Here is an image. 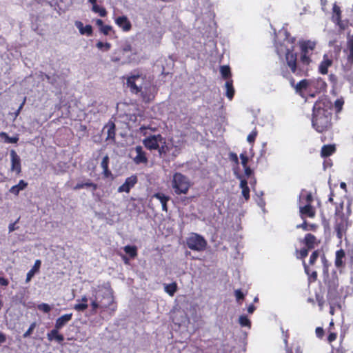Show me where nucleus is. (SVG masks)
<instances>
[{
    "label": "nucleus",
    "instance_id": "a878e982",
    "mask_svg": "<svg viewBox=\"0 0 353 353\" xmlns=\"http://www.w3.org/2000/svg\"><path fill=\"white\" fill-rule=\"evenodd\" d=\"M240 188H241V194L245 201H248L250 199V188L248 185V181L246 179H243L241 180L240 182Z\"/></svg>",
    "mask_w": 353,
    "mask_h": 353
},
{
    "label": "nucleus",
    "instance_id": "b1692460",
    "mask_svg": "<svg viewBox=\"0 0 353 353\" xmlns=\"http://www.w3.org/2000/svg\"><path fill=\"white\" fill-rule=\"evenodd\" d=\"M319 228V225L316 223H309L304 219L303 222L296 225L297 229H302L304 231H313L315 232Z\"/></svg>",
    "mask_w": 353,
    "mask_h": 353
},
{
    "label": "nucleus",
    "instance_id": "69168bd1",
    "mask_svg": "<svg viewBox=\"0 0 353 353\" xmlns=\"http://www.w3.org/2000/svg\"><path fill=\"white\" fill-rule=\"evenodd\" d=\"M172 188L176 190V173L173 174Z\"/></svg>",
    "mask_w": 353,
    "mask_h": 353
},
{
    "label": "nucleus",
    "instance_id": "a211bd4d",
    "mask_svg": "<svg viewBox=\"0 0 353 353\" xmlns=\"http://www.w3.org/2000/svg\"><path fill=\"white\" fill-rule=\"evenodd\" d=\"M345 257V252L343 249H340L336 252L334 265L337 268L345 266L343 259Z\"/></svg>",
    "mask_w": 353,
    "mask_h": 353
},
{
    "label": "nucleus",
    "instance_id": "dca6fc26",
    "mask_svg": "<svg viewBox=\"0 0 353 353\" xmlns=\"http://www.w3.org/2000/svg\"><path fill=\"white\" fill-rule=\"evenodd\" d=\"M72 317V314H65L62 315L59 318L56 320L54 327L57 329L61 330L63 327H64L71 319Z\"/></svg>",
    "mask_w": 353,
    "mask_h": 353
},
{
    "label": "nucleus",
    "instance_id": "774afa93",
    "mask_svg": "<svg viewBox=\"0 0 353 353\" xmlns=\"http://www.w3.org/2000/svg\"><path fill=\"white\" fill-rule=\"evenodd\" d=\"M6 335L3 333L0 332V345L1 343H3L6 341Z\"/></svg>",
    "mask_w": 353,
    "mask_h": 353
},
{
    "label": "nucleus",
    "instance_id": "4d7b16f0",
    "mask_svg": "<svg viewBox=\"0 0 353 353\" xmlns=\"http://www.w3.org/2000/svg\"><path fill=\"white\" fill-rule=\"evenodd\" d=\"M112 27L108 25H103L101 28V31L105 35L108 34L109 32L111 31Z\"/></svg>",
    "mask_w": 353,
    "mask_h": 353
},
{
    "label": "nucleus",
    "instance_id": "58836bf2",
    "mask_svg": "<svg viewBox=\"0 0 353 353\" xmlns=\"http://www.w3.org/2000/svg\"><path fill=\"white\" fill-rule=\"evenodd\" d=\"M320 251L319 250H314L310 256L309 264L313 265L315 264L316 260L319 256Z\"/></svg>",
    "mask_w": 353,
    "mask_h": 353
},
{
    "label": "nucleus",
    "instance_id": "4468645a",
    "mask_svg": "<svg viewBox=\"0 0 353 353\" xmlns=\"http://www.w3.org/2000/svg\"><path fill=\"white\" fill-rule=\"evenodd\" d=\"M116 24L123 31L128 32L131 29L132 25L129 19L125 16L119 17L115 19Z\"/></svg>",
    "mask_w": 353,
    "mask_h": 353
},
{
    "label": "nucleus",
    "instance_id": "79ce46f5",
    "mask_svg": "<svg viewBox=\"0 0 353 353\" xmlns=\"http://www.w3.org/2000/svg\"><path fill=\"white\" fill-rule=\"evenodd\" d=\"M344 103H345L344 99L342 97L337 99L335 101L334 107H335L337 112H339L342 110Z\"/></svg>",
    "mask_w": 353,
    "mask_h": 353
},
{
    "label": "nucleus",
    "instance_id": "8fccbe9b",
    "mask_svg": "<svg viewBox=\"0 0 353 353\" xmlns=\"http://www.w3.org/2000/svg\"><path fill=\"white\" fill-rule=\"evenodd\" d=\"M315 334L317 338L323 339L325 335V331L322 327H317L315 330Z\"/></svg>",
    "mask_w": 353,
    "mask_h": 353
},
{
    "label": "nucleus",
    "instance_id": "09e8293b",
    "mask_svg": "<svg viewBox=\"0 0 353 353\" xmlns=\"http://www.w3.org/2000/svg\"><path fill=\"white\" fill-rule=\"evenodd\" d=\"M310 250L304 247L299 250V256L298 258L304 261L305 258L308 255V252Z\"/></svg>",
    "mask_w": 353,
    "mask_h": 353
},
{
    "label": "nucleus",
    "instance_id": "aec40b11",
    "mask_svg": "<svg viewBox=\"0 0 353 353\" xmlns=\"http://www.w3.org/2000/svg\"><path fill=\"white\" fill-rule=\"evenodd\" d=\"M336 150L334 144L324 145L321 150V156L323 158L328 157L333 154Z\"/></svg>",
    "mask_w": 353,
    "mask_h": 353
},
{
    "label": "nucleus",
    "instance_id": "39448f33",
    "mask_svg": "<svg viewBox=\"0 0 353 353\" xmlns=\"http://www.w3.org/2000/svg\"><path fill=\"white\" fill-rule=\"evenodd\" d=\"M92 297L90 298V300L93 313H96L98 308H100L101 311L110 310L112 313L116 310L117 306L114 304V297L111 290H107L103 292V299H107L108 303H105L102 300H99V296L97 295L96 288H92Z\"/></svg>",
    "mask_w": 353,
    "mask_h": 353
},
{
    "label": "nucleus",
    "instance_id": "6ab92c4d",
    "mask_svg": "<svg viewBox=\"0 0 353 353\" xmlns=\"http://www.w3.org/2000/svg\"><path fill=\"white\" fill-rule=\"evenodd\" d=\"M347 223L345 220L342 219L339 223H336L334 227V230L336 233V236L341 239L344 233L347 230Z\"/></svg>",
    "mask_w": 353,
    "mask_h": 353
},
{
    "label": "nucleus",
    "instance_id": "c756f323",
    "mask_svg": "<svg viewBox=\"0 0 353 353\" xmlns=\"http://www.w3.org/2000/svg\"><path fill=\"white\" fill-rule=\"evenodd\" d=\"M220 72H221L222 77L224 79H227V80L231 79L230 77H231L232 74H231L230 68L228 65L221 66Z\"/></svg>",
    "mask_w": 353,
    "mask_h": 353
},
{
    "label": "nucleus",
    "instance_id": "13d9d810",
    "mask_svg": "<svg viewBox=\"0 0 353 353\" xmlns=\"http://www.w3.org/2000/svg\"><path fill=\"white\" fill-rule=\"evenodd\" d=\"M306 204L305 205H312V203L313 201V196L312 195V193L309 192L306 194V196L304 198Z\"/></svg>",
    "mask_w": 353,
    "mask_h": 353
},
{
    "label": "nucleus",
    "instance_id": "f704fd0d",
    "mask_svg": "<svg viewBox=\"0 0 353 353\" xmlns=\"http://www.w3.org/2000/svg\"><path fill=\"white\" fill-rule=\"evenodd\" d=\"M165 291L170 296H173L176 291V284L173 283L170 285H165Z\"/></svg>",
    "mask_w": 353,
    "mask_h": 353
},
{
    "label": "nucleus",
    "instance_id": "20e7f679",
    "mask_svg": "<svg viewBox=\"0 0 353 353\" xmlns=\"http://www.w3.org/2000/svg\"><path fill=\"white\" fill-rule=\"evenodd\" d=\"M292 72L290 70L287 68V66L281 67L280 69V74L285 79H288L290 82L291 87H292L296 93L299 94L300 96H303V94L309 90L311 86H314V84L316 83L320 88H325L326 86V83L324 81L319 79L318 80L313 81L310 79H302L299 83H295V79L292 76Z\"/></svg>",
    "mask_w": 353,
    "mask_h": 353
},
{
    "label": "nucleus",
    "instance_id": "9b49d317",
    "mask_svg": "<svg viewBox=\"0 0 353 353\" xmlns=\"http://www.w3.org/2000/svg\"><path fill=\"white\" fill-rule=\"evenodd\" d=\"M10 155L11 159V170L15 172L17 174H20L21 168L19 156L13 150L10 151Z\"/></svg>",
    "mask_w": 353,
    "mask_h": 353
},
{
    "label": "nucleus",
    "instance_id": "412c9836",
    "mask_svg": "<svg viewBox=\"0 0 353 353\" xmlns=\"http://www.w3.org/2000/svg\"><path fill=\"white\" fill-rule=\"evenodd\" d=\"M59 329L54 327L50 332L47 334V338L50 341L56 340L58 343H61L64 340V337L62 334L59 333Z\"/></svg>",
    "mask_w": 353,
    "mask_h": 353
},
{
    "label": "nucleus",
    "instance_id": "ddd939ff",
    "mask_svg": "<svg viewBox=\"0 0 353 353\" xmlns=\"http://www.w3.org/2000/svg\"><path fill=\"white\" fill-rule=\"evenodd\" d=\"M190 188V182L183 175L178 173V194L186 193Z\"/></svg>",
    "mask_w": 353,
    "mask_h": 353
},
{
    "label": "nucleus",
    "instance_id": "72a5a7b5",
    "mask_svg": "<svg viewBox=\"0 0 353 353\" xmlns=\"http://www.w3.org/2000/svg\"><path fill=\"white\" fill-rule=\"evenodd\" d=\"M239 323L242 327L251 326V321L246 316L244 315L240 316L239 319Z\"/></svg>",
    "mask_w": 353,
    "mask_h": 353
},
{
    "label": "nucleus",
    "instance_id": "37998d69",
    "mask_svg": "<svg viewBox=\"0 0 353 353\" xmlns=\"http://www.w3.org/2000/svg\"><path fill=\"white\" fill-rule=\"evenodd\" d=\"M328 332H329V334H328V336L327 337V341L329 343H332L333 341H334L336 339V338H337V333L330 330V328L328 329Z\"/></svg>",
    "mask_w": 353,
    "mask_h": 353
},
{
    "label": "nucleus",
    "instance_id": "6e6d98bb",
    "mask_svg": "<svg viewBox=\"0 0 353 353\" xmlns=\"http://www.w3.org/2000/svg\"><path fill=\"white\" fill-rule=\"evenodd\" d=\"M230 160L236 165L239 164V157L236 153L230 152L229 154Z\"/></svg>",
    "mask_w": 353,
    "mask_h": 353
},
{
    "label": "nucleus",
    "instance_id": "423d86ee",
    "mask_svg": "<svg viewBox=\"0 0 353 353\" xmlns=\"http://www.w3.org/2000/svg\"><path fill=\"white\" fill-rule=\"evenodd\" d=\"M187 246L192 250L201 252L205 250L207 247V241L201 235L196 233H192L186 239Z\"/></svg>",
    "mask_w": 353,
    "mask_h": 353
},
{
    "label": "nucleus",
    "instance_id": "e2e57ef3",
    "mask_svg": "<svg viewBox=\"0 0 353 353\" xmlns=\"http://www.w3.org/2000/svg\"><path fill=\"white\" fill-rule=\"evenodd\" d=\"M9 282L7 279H6L3 277H0V285L3 286H7L8 285Z\"/></svg>",
    "mask_w": 353,
    "mask_h": 353
},
{
    "label": "nucleus",
    "instance_id": "2eb2a0df",
    "mask_svg": "<svg viewBox=\"0 0 353 353\" xmlns=\"http://www.w3.org/2000/svg\"><path fill=\"white\" fill-rule=\"evenodd\" d=\"M134 152H136V156L133 158V160L135 163L139 164L148 161L145 154L141 146H136Z\"/></svg>",
    "mask_w": 353,
    "mask_h": 353
},
{
    "label": "nucleus",
    "instance_id": "0e129e2a",
    "mask_svg": "<svg viewBox=\"0 0 353 353\" xmlns=\"http://www.w3.org/2000/svg\"><path fill=\"white\" fill-rule=\"evenodd\" d=\"M243 168L246 176H248L252 174V170L248 165H246V167H243Z\"/></svg>",
    "mask_w": 353,
    "mask_h": 353
},
{
    "label": "nucleus",
    "instance_id": "7c9ffc66",
    "mask_svg": "<svg viewBox=\"0 0 353 353\" xmlns=\"http://www.w3.org/2000/svg\"><path fill=\"white\" fill-rule=\"evenodd\" d=\"M0 137L3 139L4 142L7 143H16L19 141L18 136L10 137L6 132H1Z\"/></svg>",
    "mask_w": 353,
    "mask_h": 353
},
{
    "label": "nucleus",
    "instance_id": "473e14b6",
    "mask_svg": "<svg viewBox=\"0 0 353 353\" xmlns=\"http://www.w3.org/2000/svg\"><path fill=\"white\" fill-rule=\"evenodd\" d=\"M258 135V130L255 128L247 137V141L249 143L253 144Z\"/></svg>",
    "mask_w": 353,
    "mask_h": 353
},
{
    "label": "nucleus",
    "instance_id": "393cba45",
    "mask_svg": "<svg viewBox=\"0 0 353 353\" xmlns=\"http://www.w3.org/2000/svg\"><path fill=\"white\" fill-rule=\"evenodd\" d=\"M225 87L226 89V97H228V99L232 100L235 93V90L233 86V81L232 79L227 80L225 83Z\"/></svg>",
    "mask_w": 353,
    "mask_h": 353
},
{
    "label": "nucleus",
    "instance_id": "864d4df0",
    "mask_svg": "<svg viewBox=\"0 0 353 353\" xmlns=\"http://www.w3.org/2000/svg\"><path fill=\"white\" fill-rule=\"evenodd\" d=\"M240 159L241 160V164L243 165V167H246V165H248V157L246 154V152H244V153H241L240 154Z\"/></svg>",
    "mask_w": 353,
    "mask_h": 353
},
{
    "label": "nucleus",
    "instance_id": "c85d7f7f",
    "mask_svg": "<svg viewBox=\"0 0 353 353\" xmlns=\"http://www.w3.org/2000/svg\"><path fill=\"white\" fill-rule=\"evenodd\" d=\"M92 188V190L94 191V190H96L97 189V185L88 181L85 182V183H78L73 188V189L75 190H80V189H82V188Z\"/></svg>",
    "mask_w": 353,
    "mask_h": 353
},
{
    "label": "nucleus",
    "instance_id": "1a4fd4ad",
    "mask_svg": "<svg viewBox=\"0 0 353 353\" xmlns=\"http://www.w3.org/2000/svg\"><path fill=\"white\" fill-rule=\"evenodd\" d=\"M300 242L310 250L314 249L320 243V241L317 240L316 237L311 233L306 234Z\"/></svg>",
    "mask_w": 353,
    "mask_h": 353
},
{
    "label": "nucleus",
    "instance_id": "f257e3e1",
    "mask_svg": "<svg viewBox=\"0 0 353 353\" xmlns=\"http://www.w3.org/2000/svg\"><path fill=\"white\" fill-rule=\"evenodd\" d=\"M300 56L294 48L286 49L285 54V65L292 74L298 77L307 76L310 65L312 63L311 55L316 48V43L311 40L299 41Z\"/></svg>",
    "mask_w": 353,
    "mask_h": 353
},
{
    "label": "nucleus",
    "instance_id": "338daca9",
    "mask_svg": "<svg viewBox=\"0 0 353 353\" xmlns=\"http://www.w3.org/2000/svg\"><path fill=\"white\" fill-rule=\"evenodd\" d=\"M288 338H289V334L286 332L284 335V339H283V341H284V343H285V345L286 347H288Z\"/></svg>",
    "mask_w": 353,
    "mask_h": 353
},
{
    "label": "nucleus",
    "instance_id": "de8ad7c7",
    "mask_svg": "<svg viewBox=\"0 0 353 353\" xmlns=\"http://www.w3.org/2000/svg\"><path fill=\"white\" fill-rule=\"evenodd\" d=\"M333 12H334V16H333V19L334 20H336L339 18L341 17V9L339 6H337L336 5H334V7H333Z\"/></svg>",
    "mask_w": 353,
    "mask_h": 353
},
{
    "label": "nucleus",
    "instance_id": "e433bc0d",
    "mask_svg": "<svg viewBox=\"0 0 353 353\" xmlns=\"http://www.w3.org/2000/svg\"><path fill=\"white\" fill-rule=\"evenodd\" d=\"M124 251L131 257L137 256V248L134 246L126 245L124 247Z\"/></svg>",
    "mask_w": 353,
    "mask_h": 353
},
{
    "label": "nucleus",
    "instance_id": "603ef678",
    "mask_svg": "<svg viewBox=\"0 0 353 353\" xmlns=\"http://www.w3.org/2000/svg\"><path fill=\"white\" fill-rule=\"evenodd\" d=\"M35 327H36V323H32L30 325V326L29 327V328L28 329V330L23 334V337L27 338V337L30 336L32 334Z\"/></svg>",
    "mask_w": 353,
    "mask_h": 353
},
{
    "label": "nucleus",
    "instance_id": "f03ea898",
    "mask_svg": "<svg viewBox=\"0 0 353 353\" xmlns=\"http://www.w3.org/2000/svg\"><path fill=\"white\" fill-rule=\"evenodd\" d=\"M333 110L331 103L325 100L316 101L312 108V125L319 133L327 132L332 129Z\"/></svg>",
    "mask_w": 353,
    "mask_h": 353
},
{
    "label": "nucleus",
    "instance_id": "2f4dec72",
    "mask_svg": "<svg viewBox=\"0 0 353 353\" xmlns=\"http://www.w3.org/2000/svg\"><path fill=\"white\" fill-rule=\"evenodd\" d=\"M334 21L342 30L347 28L349 26H352V23H350L348 20H342L341 17Z\"/></svg>",
    "mask_w": 353,
    "mask_h": 353
},
{
    "label": "nucleus",
    "instance_id": "bb28decb",
    "mask_svg": "<svg viewBox=\"0 0 353 353\" xmlns=\"http://www.w3.org/2000/svg\"><path fill=\"white\" fill-rule=\"evenodd\" d=\"M27 185L28 183L25 181L20 180L17 185H13L10 189V192L14 194V195H18L19 192L24 190Z\"/></svg>",
    "mask_w": 353,
    "mask_h": 353
},
{
    "label": "nucleus",
    "instance_id": "c9c22d12",
    "mask_svg": "<svg viewBox=\"0 0 353 353\" xmlns=\"http://www.w3.org/2000/svg\"><path fill=\"white\" fill-rule=\"evenodd\" d=\"M92 10L94 12L99 13L101 17H105L107 14L105 9L98 5H94L92 8Z\"/></svg>",
    "mask_w": 353,
    "mask_h": 353
},
{
    "label": "nucleus",
    "instance_id": "4be33fe9",
    "mask_svg": "<svg viewBox=\"0 0 353 353\" xmlns=\"http://www.w3.org/2000/svg\"><path fill=\"white\" fill-rule=\"evenodd\" d=\"M303 265L304 268L305 273L308 276V281L309 283H314L317 280V272L315 270H312L307 264L305 261H303Z\"/></svg>",
    "mask_w": 353,
    "mask_h": 353
},
{
    "label": "nucleus",
    "instance_id": "4c0bfd02",
    "mask_svg": "<svg viewBox=\"0 0 353 353\" xmlns=\"http://www.w3.org/2000/svg\"><path fill=\"white\" fill-rule=\"evenodd\" d=\"M348 48H349L350 53L347 56V61L351 64H353V39H352L349 41Z\"/></svg>",
    "mask_w": 353,
    "mask_h": 353
},
{
    "label": "nucleus",
    "instance_id": "5fc2aeb1",
    "mask_svg": "<svg viewBox=\"0 0 353 353\" xmlns=\"http://www.w3.org/2000/svg\"><path fill=\"white\" fill-rule=\"evenodd\" d=\"M316 300L317 301V303L320 307V310H322L323 309V307L324 305V303H325V300H324V298L323 296H321V295H319V294H316Z\"/></svg>",
    "mask_w": 353,
    "mask_h": 353
},
{
    "label": "nucleus",
    "instance_id": "bf43d9fd",
    "mask_svg": "<svg viewBox=\"0 0 353 353\" xmlns=\"http://www.w3.org/2000/svg\"><path fill=\"white\" fill-rule=\"evenodd\" d=\"M234 294L237 301L244 299V294L241 290H236L234 291Z\"/></svg>",
    "mask_w": 353,
    "mask_h": 353
},
{
    "label": "nucleus",
    "instance_id": "3c124183",
    "mask_svg": "<svg viewBox=\"0 0 353 353\" xmlns=\"http://www.w3.org/2000/svg\"><path fill=\"white\" fill-rule=\"evenodd\" d=\"M334 292L336 293V286L335 285H334L333 288H332L331 285H330L329 288H328V294H327V299L328 300L334 299Z\"/></svg>",
    "mask_w": 353,
    "mask_h": 353
},
{
    "label": "nucleus",
    "instance_id": "a18cd8bd",
    "mask_svg": "<svg viewBox=\"0 0 353 353\" xmlns=\"http://www.w3.org/2000/svg\"><path fill=\"white\" fill-rule=\"evenodd\" d=\"M37 308H38V310L45 312V313L49 312L52 309L51 306L47 303H41L37 305Z\"/></svg>",
    "mask_w": 353,
    "mask_h": 353
},
{
    "label": "nucleus",
    "instance_id": "c03bdc74",
    "mask_svg": "<svg viewBox=\"0 0 353 353\" xmlns=\"http://www.w3.org/2000/svg\"><path fill=\"white\" fill-rule=\"evenodd\" d=\"M97 47L100 50L108 51L110 49L111 45L109 43H103L101 41H99L97 43Z\"/></svg>",
    "mask_w": 353,
    "mask_h": 353
},
{
    "label": "nucleus",
    "instance_id": "cd10ccee",
    "mask_svg": "<svg viewBox=\"0 0 353 353\" xmlns=\"http://www.w3.org/2000/svg\"><path fill=\"white\" fill-rule=\"evenodd\" d=\"M152 198H155V199H158L160 201V203H161L162 210L164 211H167L166 203L169 199V198L168 196H166L163 193L158 192V193L154 194L152 196Z\"/></svg>",
    "mask_w": 353,
    "mask_h": 353
},
{
    "label": "nucleus",
    "instance_id": "0eeeda50",
    "mask_svg": "<svg viewBox=\"0 0 353 353\" xmlns=\"http://www.w3.org/2000/svg\"><path fill=\"white\" fill-rule=\"evenodd\" d=\"M143 143L148 149L157 150L163 143V138L159 134L149 136L143 141Z\"/></svg>",
    "mask_w": 353,
    "mask_h": 353
},
{
    "label": "nucleus",
    "instance_id": "680f3d73",
    "mask_svg": "<svg viewBox=\"0 0 353 353\" xmlns=\"http://www.w3.org/2000/svg\"><path fill=\"white\" fill-rule=\"evenodd\" d=\"M26 97H24L22 103H21L20 106L19 107V108L17 109V110L15 112V117H17L19 115V114L20 113L21 110H22V108L26 103Z\"/></svg>",
    "mask_w": 353,
    "mask_h": 353
},
{
    "label": "nucleus",
    "instance_id": "ea45409f",
    "mask_svg": "<svg viewBox=\"0 0 353 353\" xmlns=\"http://www.w3.org/2000/svg\"><path fill=\"white\" fill-rule=\"evenodd\" d=\"M107 128H108V131H107L108 136H107L106 139L114 140V136H115L114 125L112 124L111 125L108 126Z\"/></svg>",
    "mask_w": 353,
    "mask_h": 353
},
{
    "label": "nucleus",
    "instance_id": "6e6552de",
    "mask_svg": "<svg viewBox=\"0 0 353 353\" xmlns=\"http://www.w3.org/2000/svg\"><path fill=\"white\" fill-rule=\"evenodd\" d=\"M137 183V176L136 175H132L125 179L123 184L119 187L117 191L118 192L128 193Z\"/></svg>",
    "mask_w": 353,
    "mask_h": 353
},
{
    "label": "nucleus",
    "instance_id": "a19ab883",
    "mask_svg": "<svg viewBox=\"0 0 353 353\" xmlns=\"http://www.w3.org/2000/svg\"><path fill=\"white\" fill-rule=\"evenodd\" d=\"M108 162L109 158L108 156H105L103 158L102 161L101 163V166L103 168L105 175H107L108 172Z\"/></svg>",
    "mask_w": 353,
    "mask_h": 353
},
{
    "label": "nucleus",
    "instance_id": "9d476101",
    "mask_svg": "<svg viewBox=\"0 0 353 353\" xmlns=\"http://www.w3.org/2000/svg\"><path fill=\"white\" fill-rule=\"evenodd\" d=\"M332 59L327 54H325L323 57V60L319 65V72L321 74H327L328 73V68L332 66Z\"/></svg>",
    "mask_w": 353,
    "mask_h": 353
},
{
    "label": "nucleus",
    "instance_id": "7ed1b4c3",
    "mask_svg": "<svg viewBox=\"0 0 353 353\" xmlns=\"http://www.w3.org/2000/svg\"><path fill=\"white\" fill-rule=\"evenodd\" d=\"M127 85L132 92L139 94L145 101L152 98L151 85L145 79V77L138 72H134L127 79Z\"/></svg>",
    "mask_w": 353,
    "mask_h": 353
},
{
    "label": "nucleus",
    "instance_id": "f3484780",
    "mask_svg": "<svg viewBox=\"0 0 353 353\" xmlns=\"http://www.w3.org/2000/svg\"><path fill=\"white\" fill-rule=\"evenodd\" d=\"M76 28L79 30L82 35L90 36L92 33V28L90 25L83 26V23L80 21H76L74 23Z\"/></svg>",
    "mask_w": 353,
    "mask_h": 353
},
{
    "label": "nucleus",
    "instance_id": "5701e85b",
    "mask_svg": "<svg viewBox=\"0 0 353 353\" xmlns=\"http://www.w3.org/2000/svg\"><path fill=\"white\" fill-rule=\"evenodd\" d=\"M41 262L40 260H36L32 269L27 273L26 282L29 283L32 278L37 273L41 267Z\"/></svg>",
    "mask_w": 353,
    "mask_h": 353
},
{
    "label": "nucleus",
    "instance_id": "052dcab7",
    "mask_svg": "<svg viewBox=\"0 0 353 353\" xmlns=\"http://www.w3.org/2000/svg\"><path fill=\"white\" fill-rule=\"evenodd\" d=\"M321 260L323 263V272H328V265H327V261L326 259L325 254H323V256L321 257Z\"/></svg>",
    "mask_w": 353,
    "mask_h": 353
},
{
    "label": "nucleus",
    "instance_id": "49530a36",
    "mask_svg": "<svg viewBox=\"0 0 353 353\" xmlns=\"http://www.w3.org/2000/svg\"><path fill=\"white\" fill-rule=\"evenodd\" d=\"M88 307V303H79L74 305V309L78 312H83Z\"/></svg>",
    "mask_w": 353,
    "mask_h": 353
},
{
    "label": "nucleus",
    "instance_id": "f8f14e48",
    "mask_svg": "<svg viewBox=\"0 0 353 353\" xmlns=\"http://www.w3.org/2000/svg\"><path fill=\"white\" fill-rule=\"evenodd\" d=\"M301 218L304 220L306 217L314 218L316 216V210L312 205H305L299 207Z\"/></svg>",
    "mask_w": 353,
    "mask_h": 353
}]
</instances>
